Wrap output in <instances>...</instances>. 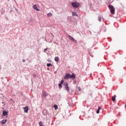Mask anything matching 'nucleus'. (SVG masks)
<instances>
[{
  "label": "nucleus",
  "mask_w": 126,
  "mask_h": 126,
  "mask_svg": "<svg viewBox=\"0 0 126 126\" xmlns=\"http://www.w3.org/2000/svg\"><path fill=\"white\" fill-rule=\"evenodd\" d=\"M22 62H23V63H25V59H23V60H22Z\"/></svg>",
  "instance_id": "obj_27"
},
{
  "label": "nucleus",
  "mask_w": 126,
  "mask_h": 126,
  "mask_svg": "<svg viewBox=\"0 0 126 126\" xmlns=\"http://www.w3.org/2000/svg\"><path fill=\"white\" fill-rule=\"evenodd\" d=\"M33 8H34V9L36 10V11H40V9H39V8H38V7H37V5L36 4L33 5Z\"/></svg>",
  "instance_id": "obj_10"
},
{
  "label": "nucleus",
  "mask_w": 126,
  "mask_h": 126,
  "mask_svg": "<svg viewBox=\"0 0 126 126\" xmlns=\"http://www.w3.org/2000/svg\"><path fill=\"white\" fill-rule=\"evenodd\" d=\"M13 96H15V94H14V95H13Z\"/></svg>",
  "instance_id": "obj_35"
},
{
  "label": "nucleus",
  "mask_w": 126,
  "mask_h": 126,
  "mask_svg": "<svg viewBox=\"0 0 126 126\" xmlns=\"http://www.w3.org/2000/svg\"><path fill=\"white\" fill-rule=\"evenodd\" d=\"M68 37L71 41H72L73 42H74L75 43H76V40L73 38V37L71 36V35H68Z\"/></svg>",
  "instance_id": "obj_5"
},
{
  "label": "nucleus",
  "mask_w": 126,
  "mask_h": 126,
  "mask_svg": "<svg viewBox=\"0 0 126 126\" xmlns=\"http://www.w3.org/2000/svg\"><path fill=\"white\" fill-rule=\"evenodd\" d=\"M3 103H4V102H2V104H3Z\"/></svg>",
  "instance_id": "obj_36"
},
{
  "label": "nucleus",
  "mask_w": 126,
  "mask_h": 126,
  "mask_svg": "<svg viewBox=\"0 0 126 126\" xmlns=\"http://www.w3.org/2000/svg\"><path fill=\"white\" fill-rule=\"evenodd\" d=\"M1 65H0V70H1Z\"/></svg>",
  "instance_id": "obj_30"
},
{
  "label": "nucleus",
  "mask_w": 126,
  "mask_h": 126,
  "mask_svg": "<svg viewBox=\"0 0 126 126\" xmlns=\"http://www.w3.org/2000/svg\"><path fill=\"white\" fill-rule=\"evenodd\" d=\"M91 75H92V73H91Z\"/></svg>",
  "instance_id": "obj_34"
},
{
  "label": "nucleus",
  "mask_w": 126,
  "mask_h": 126,
  "mask_svg": "<svg viewBox=\"0 0 126 126\" xmlns=\"http://www.w3.org/2000/svg\"><path fill=\"white\" fill-rule=\"evenodd\" d=\"M71 5L73 6V7H75V8H78L80 5V4L77 2H72L71 3Z\"/></svg>",
  "instance_id": "obj_3"
},
{
  "label": "nucleus",
  "mask_w": 126,
  "mask_h": 126,
  "mask_svg": "<svg viewBox=\"0 0 126 126\" xmlns=\"http://www.w3.org/2000/svg\"><path fill=\"white\" fill-rule=\"evenodd\" d=\"M112 101H113V102L116 101V95H115L114 96H112Z\"/></svg>",
  "instance_id": "obj_16"
},
{
  "label": "nucleus",
  "mask_w": 126,
  "mask_h": 126,
  "mask_svg": "<svg viewBox=\"0 0 126 126\" xmlns=\"http://www.w3.org/2000/svg\"><path fill=\"white\" fill-rule=\"evenodd\" d=\"M24 113H28V111H29V107L28 106H26L23 108Z\"/></svg>",
  "instance_id": "obj_7"
},
{
  "label": "nucleus",
  "mask_w": 126,
  "mask_h": 126,
  "mask_svg": "<svg viewBox=\"0 0 126 126\" xmlns=\"http://www.w3.org/2000/svg\"><path fill=\"white\" fill-rule=\"evenodd\" d=\"M108 8L109 9L110 12L112 14H115V8L112 5H109Z\"/></svg>",
  "instance_id": "obj_2"
},
{
  "label": "nucleus",
  "mask_w": 126,
  "mask_h": 126,
  "mask_svg": "<svg viewBox=\"0 0 126 126\" xmlns=\"http://www.w3.org/2000/svg\"><path fill=\"white\" fill-rule=\"evenodd\" d=\"M42 114L44 116H47V115H48V111L46 109H44L42 111Z\"/></svg>",
  "instance_id": "obj_8"
},
{
  "label": "nucleus",
  "mask_w": 126,
  "mask_h": 126,
  "mask_svg": "<svg viewBox=\"0 0 126 126\" xmlns=\"http://www.w3.org/2000/svg\"><path fill=\"white\" fill-rule=\"evenodd\" d=\"M55 62H57V63H59V62L60 61V58H59V57H56L55 58Z\"/></svg>",
  "instance_id": "obj_14"
},
{
  "label": "nucleus",
  "mask_w": 126,
  "mask_h": 126,
  "mask_svg": "<svg viewBox=\"0 0 126 126\" xmlns=\"http://www.w3.org/2000/svg\"><path fill=\"white\" fill-rule=\"evenodd\" d=\"M73 80V84H76L77 83V82L76 81V80Z\"/></svg>",
  "instance_id": "obj_21"
},
{
  "label": "nucleus",
  "mask_w": 126,
  "mask_h": 126,
  "mask_svg": "<svg viewBox=\"0 0 126 126\" xmlns=\"http://www.w3.org/2000/svg\"><path fill=\"white\" fill-rule=\"evenodd\" d=\"M63 82H64V81H63V80H62L61 81L60 84H63Z\"/></svg>",
  "instance_id": "obj_22"
},
{
  "label": "nucleus",
  "mask_w": 126,
  "mask_h": 126,
  "mask_svg": "<svg viewBox=\"0 0 126 126\" xmlns=\"http://www.w3.org/2000/svg\"><path fill=\"white\" fill-rule=\"evenodd\" d=\"M42 94H43V96L44 97V98H46V97L48 96V95H47V93H46V92L45 91L42 92Z\"/></svg>",
  "instance_id": "obj_11"
},
{
  "label": "nucleus",
  "mask_w": 126,
  "mask_h": 126,
  "mask_svg": "<svg viewBox=\"0 0 126 126\" xmlns=\"http://www.w3.org/2000/svg\"><path fill=\"white\" fill-rule=\"evenodd\" d=\"M103 20L104 21V18H102Z\"/></svg>",
  "instance_id": "obj_37"
},
{
  "label": "nucleus",
  "mask_w": 126,
  "mask_h": 126,
  "mask_svg": "<svg viewBox=\"0 0 126 126\" xmlns=\"http://www.w3.org/2000/svg\"><path fill=\"white\" fill-rule=\"evenodd\" d=\"M79 91H81V89L80 88V87L79 88Z\"/></svg>",
  "instance_id": "obj_28"
},
{
  "label": "nucleus",
  "mask_w": 126,
  "mask_h": 126,
  "mask_svg": "<svg viewBox=\"0 0 126 126\" xmlns=\"http://www.w3.org/2000/svg\"><path fill=\"white\" fill-rule=\"evenodd\" d=\"M101 30H102V31H104V32H106V28L104 25H102L101 27Z\"/></svg>",
  "instance_id": "obj_9"
},
{
  "label": "nucleus",
  "mask_w": 126,
  "mask_h": 126,
  "mask_svg": "<svg viewBox=\"0 0 126 126\" xmlns=\"http://www.w3.org/2000/svg\"><path fill=\"white\" fill-rule=\"evenodd\" d=\"M46 65H47V66H48V67H50V66H52V65H53L51 63H48L46 64Z\"/></svg>",
  "instance_id": "obj_18"
},
{
  "label": "nucleus",
  "mask_w": 126,
  "mask_h": 126,
  "mask_svg": "<svg viewBox=\"0 0 126 126\" xmlns=\"http://www.w3.org/2000/svg\"><path fill=\"white\" fill-rule=\"evenodd\" d=\"M47 50H48V48H46L44 50V53H46V51H47Z\"/></svg>",
  "instance_id": "obj_26"
},
{
  "label": "nucleus",
  "mask_w": 126,
  "mask_h": 126,
  "mask_svg": "<svg viewBox=\"0 0 126 126\" xmlns=\"http://www.w3.org/2000/svg\"><path fill=\"white\" fill-rule=\"evenodd\" d=\"M10 100L12 102H13V100H12V98H11Z\"/></svg>",
  "instance_id": "obj_29"
},
{
  "label": "nucleus",
  "mask_w": 126,
  "mask_h": 126,
  "mask_svg": "<svg viewBox=\"0 0 126 126\" xmlns=\"http://www.w3.org/2000/svg\"><path fill=\"white\" fill-rule=\"evenodd\" d=\"M6 122H7V120H3L1 121V125H4V124H5Z\"/></svg>",
  "instance_id": "obj_12"
},
{
  "label": "nucleus",
  "mask_w": 126,
  "mask_h": 126,
  "mask_svg": "<svg viewBox=\"0 0 126 126\" xmlns=\"http://www.w3.org/2000/svg\"><path fill=\"white\" fill-rule=\"evenodd\" d=\"M1 14H3V11L1 12Z\"/></svg>",
  "instance_id": "obj_31"
},
{
  "label": "nucleus",
  "mask_w": 126,
  "mask_h": 126,
  "mask_svg": "<svg viewBox=\"0 0 126 126\" xmlns=\"http://www.w3.org/2000/svg\"><path fill=\"white\" fill-rule=\"evenodd\" d=\"M62 85H63V84H61V83L59 84L58 86H59L60 89H62V88H63Z\"/></svg>",
  "instance_id": "obj_15"
},
{
  "label": "nucleus",
  "mask_w": 126,
  "mask_h": 126,
  "mask_svg": "<svg viewBox=\"0 0 126 126\" xmlns=\"http://www.w3.org/2000/svg\"><path fill=\"white\" fill-rule=\"evenodd\" d=\"M63 85L64 86V88L66 91H67L68 93L69 92V88L68 87V83L67 82H64L63 83Z\"/></svg>",
  "instance_id": "obj_4"
},
{
  "label": "nucleus",
  "mask_w": 126,
  "mask_h": 126,
  "mask_svg": "<svg viewBox=\"0 0 126 126\" xmlns=\"http://www.w3.org/2000/svg\"><path fill=\"white\" fill-rule=\"evenodd\" d=\"M72 16H78V15L77 14V13L74 12H72Z\"/></svg>",
  "instance_id": "obj_13"
},
{
  "label": "nucleus",
  "mask_w": 126,
  "mask_h": 126,
  "mask_svg": "<svg viewBox=\"0 0 126 126\" xmlns=\"http://www.w3.org/2000/svg\"><path fill=\"white\" fill-rule=\"evenodd\" d=\"M75 77H76V76H75V74H74V73H73L72 75L70 74V73H66L65 75L64 78L65 80H67L71 78L72 80H74V79H75Z\"/></svg>",
  "instance_id": "obj_1"
},
{
  "label": "nucleus",
  "mask_w": 126,
  "mask_h": 126,
  "mask_svg": "<svg viewBox=\"0 0 126 126\" xmlns=\"http://www.w3.org/2000/svg\"><path fill=\"white\" fill-rule=\"evenodd\" d=\"M54 108L55 110H58V105H57L56 104L54 105Z\"/></svg>",
  "instance_id": "obj_20"
},
{
  "label": "nucleus",
  "mask_w": 126,
  "mask_h": 126,
  "mask_svg": "<svg viewBox=\"0 0 126 126\" xmlns=\"http://www.w3.org/2000/svg\"><path fill=\"white\" fill-rule=\"evenodd\" d=\"M48 70H50V68H47Z\"/></svg>",
  "instance_id": "obj_32"
},
{
  "label": "nucleus",
  "mask_w": 126,
  "mask_h": 126,
  "mask_svg": "<svg viewBox=\"0 0 126 126\" xmlns=\"http://www.w3.org/2000/svg\"><path fill=\"white\" fill-rule=\"evenodd\" d=\"M96 114H99V113H100V110H99L98 109H97L96 111Z\"/></svg>",
  "instance_id": "obj_23"
},
{
  "label": "nucleus",
  "mask_w": 126,
  "mask_h": 126,
  "mask_svg": "<svg viewBox=\"0 0 126 126\" xmlns=\"http://www.w3.org/2000/svg\"><path fill=\"white\" fill-rule=\"evenodd\" d=\"M32 76H33V77H34L35 78V77H36V76H37V75L34 74Z\"/></svg>",
  "instance_id": "obj_25"
},
{
  "label": "nucleus",
  "mask_w": 126,
  "mask_h": 126,
  "mask_svg": "<svg viewBox=\"0 0 126 126\" xmlns=\"http://www.w3.org/2000/svg\"><path fill=\"white\" fill-rule=\"evenodd\" d=\"M48 17H50V16H53V14H51V13H48L47 14Z\"/></svg>",
  "instance_id": "obj_19"
},
{
  "label": "nucleus",
  "mask_w": 126,
  "mask_h": 126,
  "mask_svg": "<svg viewBox=\"0 0 126 126\" xmlns=\"http://www.w3.org/2000/svg\"><path fill=\"white\" fill-rule=\"evenodd\" d=\"M125 108H126V104L125 105Z\"/></svg>",
  "instance_id": "obj_33"
},
{
  "label": "nucleus",
  "mask_w": 126,
  "mask_h": 126,
  "mask_svg": "<svg viewBox=\"0 0 126 126\" xmlns=\"http://www.w3.org/2000/svg\"><path fill=\"white\" fill-rule=\"evenodd\" d=\"M101 109H102V108L101 107H100V106H98L97 110L100 111V110H101Z\"/></svg>",
  "instance_id": "obj_24"
},
{
  "label": "nucleus",
  "mask_w": 126,
  "mask_h": 126,
  "mask_svg": "<svg viewBox=\"0 0 126 126\" xmlns=\"http://www.w3.org/2000/svg\"><path fill=\"white\" fill-rule=\"evenodd\" d=\"M2 115L3 117H5V116H8V111L3 110Z\"/></svg>",
  "instance_id": "obj_6"
},
{
  "label": "nucleus",
  "mask_w": 126,
  "mask_h": 126,
  "mask_svg": "<svg viewBox=\"0 0 126 126\" xmlns=\"http://www.w3.org/2000/svg\"><path fill=\"white\" fill-rule=\"evenodd\" d=\"M98 19L99 22H101L102 21V18L101 17V16H98Z\"/></svg>",
  "instance_id": "obj_17"
}]
</instances>
